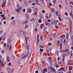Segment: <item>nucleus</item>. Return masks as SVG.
Returning a JSON list of instances; mask_svg holds the SVG:
<instances>
[{
    "instance_id": "obj_36",
    "label": "nucleus",
    "mask_w": 73,
    "mask_h": 73,
    "mask_svg": "<svg viewBox=\"0 0 73 73\" xmlns=\"http://www.w3.org/2000/svg\"><path fill=\"white\" fill-rule=\"evenodd\" d=\"M72 70V67H69V70Z\"/></svg>"
},
{
    "instance_id": "obj_18",
    "label": "nucleus",
    "mask_w": 73,
    "mask_h": 73,
    "mask_svg": "<svg viewBox=\"0 0 73 73\" xmlns=\"http://www.w3.org/2000/svg\"><path fill=\"white\" fill-rule=\"evenodd\" d=\"M0 16L2 18V20L3 21V17H4V14H2L0 15Z\"/></svg>"
},
{
    "instance_id": "obj_45",
    "label": "nucleus",
    "mask_w": 73,
    "mask_h": 73,
    "mask_svg": "<svg viewBox=\"0 0 73 73\" xmlns=\"http://www.w3.org/2000/svg\"><path fill=\"white\" fill-rule=\"evenodd\" d=\"M64 44H66V40L64 39Z\"/></svg>"
},
{
    "instance_id": "obj_30",
    "label": "nucleus",
    "mask_w": 73,
    "mask_h": 73,
    "mask_svg": "<svg viewBox=\"0 0 73 73\" xmlns=\"http://www.w3.org/2000/svg\"><path fill=\"white\" fill-rule=\"evenodd\" d=\"M65 15H66V16H68V13H67V12H66L65 13Z\"/></svg>"
},
{
    "instance_id": "obj_24",
    "label": "nucleus",
    "mask_w": 73,
    "mask_h": 73,
    "mask_svg": "<svg viewBox=\"0 0 73 73\" xmlns=\"http://www.w3.org/2000/svg\"><path fill=\"white\" fill-rule=\"evenodd\" d=\"M59 44H60V41L58 40L57 42V45L58 46H59Z\"/></svg>"
},
{
    "instance_id": "obj_13",
    "label": "nucleus",
    "mask_w": 73,
    "mask_h": 73,
    "mask_svg": "<svg viewBox=\"0 0 73 73\" xmlns=\"http://www.w3.org/2000/svg\"><path fill=\"white\" fill-rule=\"evenodd\" d=\"M71 16L72 17V19H73V15L72 14V12L71 11L70 13Z\"/></svg>"
},
{
    "instance_id": "obj_12",
    "label": "nucleus",
    "mask_w": 73,
    "mask_h": 73,
    "mask_svg": "<svg viewBox=\"0 0 73 73\" xmlns=\"http://www.w3.org/2000/svg\"><path fill=\"white\" fill-rule=\"evenodd\" d=\"M63 63L64 64H65V62H64V60H65V54H63Z\"/></svg>"
},
{
    "instance_id": "obj_28",
    "label": "nucleus",
    "mask_w": 73,
    "mask_h": 73,
    "mask_svg": "<svg viewBox=\"0 0 73 73\" xmlns=\"http://www.w3.org/2000/svg\"><path fill=\"white\" fill-rule=\"evenodd\" d=\"M16 11H17V13H19V12H20V10L19 9H16Z\"/></svg>"
},
{
    "instance_id": "obj_63",
    "label": "nucleus",
    "mask_w": 73,
    "mask_h": 73,
    "mask_svg": "<svg viewBox=\"0 0 73 73\" xmlns=\"http://www.w3.org/2000/svg\"><path fill=\"white\" fill-rule=\"evenodd\" d=\"M2 54H4V50H3L2 51V52H1Z\"/></svg>"
},
{
    "instance_id": "obj_64",
    "label": "nucleus",
    "mask_w": 73,
    "mask_h": 73,
    "mask_svg": "<svg viewBox=\"0 0 73 73\" xmlns=\"http://www.w3.org/2000/svg\"><path fill=\"white\" fill-rule=\"evenodd\" d=\"M21 8H21V7H20V8H18V9L20 10H21Z\"/></svg>"
},
{
    "instance_id": "obj_33",
    "label": "nucleus",
    "mask_w": 73,
    "mask_h": 73,
    "mask_svg": "<svg viewBox=\"0 0 73 73\" xmlns=\"http://www.w3.org/2000/svg\"><path fill=\"white\" fill-rule=\"evenodd\" d=\"M23 13H25V11H26V9H23Z\"/></svg>"
},
{
    "instance_id": "obj_3",
    "label": "nucleus",
    "mask_w": 73,
    "mask_h": 73,
    "mask_svg": "<svg viewBox=\"0 0 73 73\" xmlns=\"http://www.w3.org/2000/svg\"><path fill=\"white\" fill-rule=\"evenodd\" d=\"M10 44L9 45V50L11 51L12 50V43H10Z\"/></svg>"
},
{
    "instance_id": "obj_49",
    "label": "nucleus",
    "mask_w": 73,
    "mask_h": 73,
    "mask_svg": "<svg viewBox=\"0 0 73 73\" xmlns=\"http://www.w3.org/2000/svg\"><path fill=\"white\" fill-rule=\"evenodd\" d=\"M40 0L41 1L42 3H45V2H44L43 0Z\"/></svg>"
},
{
    "instance_id": "obj_54",
    "label": "nucleus",
    "mask_w": 73,
    "mask_h": 73,
    "mask_svg": "<svg viewBox=\"0 0 73 73\" xmlns=\"http://www.w3.org/2000/svg\"><path fill=\"white\" fill-rule=\"evenodd\" d=\"M55 27L56 28V29H58V27L56 25H55Z\"/></svg>"
},
{
    "instance_id": "obj_29",
    "label": "nucleus",
    "mask_w": 73,
    "mask_h": 73,
    "mask_svg": "<svg viewBox=\"0 0 73 73\" xmlns=\"http://www.w3.org/2000/svg\"><path fill=\"white\" fill-rule=\"evenodd\" d=\"M59 8L60 9H61L62 8V6H61V4L59 5Z\"/></svg>"
},
{
    "instance_id": "obj_27",
    "label": "nucleus",
    "mask_w": 73,
    "mask_h": 73,
    "mask_svg": "<svg viewBox=\"0 0 73 73\" xmlns=\"http://www.w3.org/2000/svg\"><path fill=\"white\" fill-rule=\"evenodd\" d=\"M40 53H41V52H43V51H44V50L41 48L40 49Z\"/></svg>"
},
{
    "instance_id": "obj_58",
    "label": "nucleus",
    "mask_w": 73,
    "mask_h": 73,
    "mask_svg": "<svg viewBox=\"0 0 73 73\" xmlns=\"http://www.w3.org/2000/svg\"><path fill=\"white\" fill-rule=\"evenodd\" d=\"M8 73H12V71H11V70L9 71Z\"/></svg>"
},
{
    "instance_id": "obj_43",
    "label": "nucleus",
    "mask_w": 73,
    "mask_h": 73,
    "mask_svg": "<svg viewBox=\"0 0 73 73\" xmlns=\"http://www.w3.org/2000/svg\"><path fill=\"white\" fill-rule=\"evenodd\" d=\"M58 19L59 20V21H61V17H59Z\"/></svg>"
},
{
    "instance_id": "obj_50",
    "label": "nucleus",
    "mask_w": 73,
    "mask_h": 73,
    "mask_svg": "<svg viewBox=\"0 0 73 73\" xmlns=\"http://www.w3.org/2000/svg\"><path fill=\"white\" fill-rule=\"evenodd\" d=\"M35 32H36L37 31V28H36L35 29Z\"/></svg>"
},
{
    "instance_id": "obj_56",
    "label": "nucleus",
    "mask_w": 73,
    "mask_h": 73,
    "mask_svg": "<svg viewBox=\"0 0 73 73\" xmlns=\"http://www.w3.org/2000/svg\"><path fill=\"white\" fill-rule=\"evenodd\" d=\"M45 25H49V23H45Z\"/></svg>"
},
{
    "instance_id": "obj_51",
    "label": "nucleus",
    "mask_w": 73,
    "mask_h": 73,
    "mask_svg": "<svg viewBox=\"0 0 73 73\" xmlns=\"http://www.w3.org/2000/svg\"><path fill=\"white\" fill-rule=\"evenodd\" d=\"M56 2V0H54L53 3L54 4Z\"/></svg>"
},
{
    "instance_id": "obj_47",
    "label": "nucleus",
    "mask_w": 73,
    "mask_h": 73,
    "mask_svg": "<svg viewBox=\"0 0 73 73\" xmlns=\"http://www.w3.org/2000/svg\"><path fill=\"white\" fill-rule=\"evenodd\" d=\"M23 33L24 35H26V34H27V33L26 32H24V31H23Z\"/></svg>"
},
{
    "instance_id": "obj_7",
    "label": "nucleus",
    "mask_w": 73,
    "mask_h": 73,
    "mask_svg": "<svg viewBox=\"0 0 73 73\" xmlns=\"http://www.w3.org/2000/svg\"><path fill=\"white\" fill-rule=\"evenodd\" d=\"M50 68L52 70V71H53V72H56V70H55V69L53 68H51L50 67H48V68Z\"/></svg>"
},
{
    "instance_id": "obj_40",
    "label": "nucleus",
    "mask_w": 73,
    "mask_h": 73,
    "mask_svg": "<svg viewBox=\"0 0 73 73\" xmlns=\"http://www.w3.org/2000/svg\"><path fill=\"white\" fill-rule=\"evenodd\" d=\"M42 12L43 13H45V11L44 10H43L42 11Z\"/></svg>"
},
{
    "instance_id": "obj_62",
    "label": "nucleus",
    "mask_w": 73,
    "mask_h": 73,
    "mask_svg": "<svg viewBox=\"0 0 73 73\" xmlns=\"http://www.w3.org/2000/svg\"><path fill=\"white\" fill-rule=\"evenodd\" d=\"M35 3L37 4V5H40V4H39V3H37V2H36Z\"/></svg>"
},
{
    "instance_id": "obj_1",
    "label": "nucleus",
    "mask_w": 73,
    "mask_h": 73,
    "mask_svg": "<svg viewBox=\"0 0 73 73\" xmlns=\"http://www.w3.org/2000/svg\"><path fill=\"white\" fill-rule=\"evenodd\" d=\"M32 52V49H30L29 50V52L28 53H27L25 52H24L22 55L21 57L22 58H25L26 57H28V58L30 56Z\"/></svg>"
},
{
    "instance_id": "obj_9",
    "label": "nucleus",
    "mask_w": 73,
    "mask_h": 73,
    "mask_svg": "<svg viewBox=\"0 0 73 73\" xmlns=\"http://www.w3.org/2000/svg\"><path fill=\"white\" fill-rule=\"evenodd\" d=\"M69 50L68 49H67L65 50V52H67V53L68 55H69V54H70L69 53Z\"/></svg>"
},
{
    "instance_id": "obj_25",
    "label": "nucleus",
    "mask_w": 73,
    "mask_h": 73,
    "mask_svg": "<svg viewBox=\"0 0 73 73\" xmlns=\"http://www.w3.org/2000/svg\"><path fill=\"white\" fill-rule=\"evenodd\" d=\"M4 48H5L7 46V43H5L4 44Z\"/></svg>"
},
{
    "instance_id": "obj_46",
    "label": "nucleus",
    "mask_w": 73,
    "mask_h": 73,
    "mask_svg": "<svg viewBox=\"0 0 73 73\" xmlns=\"http://www.w3.org/2000/svg\"><path fill=\"white\" fill-rule=\"evenodd\" d=\"M15 19V18L13 17H12L11 18V20H13Z\"/></svg>"
},
{
    "instance_id": "obj_21",
    "label": "nucleus",
    "mask_w": 73,
    "mask_h": 73,
    "mask_svg": "<svg viewBox=\"0 0 73 73\" xmlns=\"http://www.w3.org/2000/svg\"><path fill=\"white\" fill-rule=\"evenodd\" d=\"M23 24H27L28 23V21H25V22H23Z\"/></svg>"
},
{
    "instance_id": "obj_23",
    "label": "nucleus",
    "mask_w": 73,
    "mask_h": 73,
    "mask_svg": "<svg viewBox=\"0 0 73 73\" xmlns=\"http://www.w3.org/2000/svg\"><path fill=\"white\" fill-rule=\"evenodd\" d=\"M66 37L67 40H69V35H68V34H66Z\"/></svg>"
},
{
    "instance_id": "obj_14",
    "label": "nucleus",
    "mask_w": 73,
    "mask_h": 73,
    "mask_svg": "<svg viewBox=\"0 0 73 73\" xmlns=\"http://www.w3.org/2000/svg\"><path fill=\"white\" fill-rule=\"evenodd\" d=\"M7 62H9L10 61V58L9 56H7Z\"/></svg>"
},
{
    "instance_id": "obj_48",
    "label": "nucleus",
    "mask_w": 73,
    "mask_h": 73,
    "mask_svg": "<svg viewBox=\"0 0 73 73\" xmlns=\"http://www.w3.org/2000/svg\"><path fill=\"white\" fill-rule=\"evenodd\" d=\"M44 72H47V69H46V68H45L44 69Z\"/></svg>"
},
{
    "instance_id": "obj_10",
    "label": "nucleus",
    "mask_w": 73,
    "mask_h": 73,
    "mask_svg": "<svg viewBox=\"0 0 73 73\" xmlns=\"http://www.w3.org/2000/svg\"><path fill=\"white\" fill-rule=\"evenodd\" d=\"M13 37H11L10 38V41H9L10 43H12V41H13Z\"/></svg>"
},
{
    "instance_id": "obj_52",
    "label": "nucleus",
    "mask_w": 73,
    "mask_h": 73,
    "mask_svg": "<svg viewBox=\"0 0 73 73\" xmlns=\"http://www.w3.org/2000/svg\"><path fill=\"white\" fill-rule=\"evenodd\" d=\"M37 39H39V35H38L37 36Z\"/></svg>"
},
{
    "instance_id": "obj_42",
    "label": "nucleus",
    "mask_w": 73,
    "mask_h": 73,
    "mask_svg": "<svg viewBox=\"0 0 73 73\" xmlns=\"http://www.w3.org/2000/svg\"><path fill=\"white\" fill-rule=\"evenodd\" d=\"M61 37H63V38H64V37H65V35H61Z\"/></svg>"
},
{
    "instance_id": "obj_11",
    "label": "nucleus",
    "mask_w": 73,
    "mask_h": 73,
    "mask_svg": "<svg viewBox=\"0 0 73 73\" xmlns=\"http://www.w3.org/2000/svg\"><path fill=\"white\" fill-rule=\"evenodd\" d=\"M24 3L25 5H27L28 3H27V0H25L24 1Z\"/></svg>"
},
{
    "instance_id": "obj_19",
    "label": "nucleus",
    "mask_w": 73,
    "mask_h": 73,
    "mask_svg": "<svg viewBox=\"0 0 73 73\" xmlns=\"http://www.w3.org/2000/svg\"><path fill=\"white\" fill-rule=\"evenodd\" d=\"M25 38H26V40H25V42H26L27 41V40H29V37H25Z\"/></svg>"
},
{
    "instance_id": "obj_53",
    "label": "nucleus",
    "mask_w": 73,
    "mask_h": 73,
    "mask_svg": "<svg viewBox=\"0 0 73 73\" xmlns=\"http://www.w3.org/2000/svg\"><path fill=\"white\" fill-rule=\"evenodd\" d=\"M58 64H61V62H60L59 61H58Z\"/></svg>"
},
{
    "instance_id": "obj_59",
    "label": "nucleus",
    "mask_w": 73,
    "mask_h": 73,
    "mask_svg": "<svg viewBox=\"0 0 73 73\" xmlns=\"http://www.w3.org/2000/svg\"><path fill=\"white\" fill-rule=\"evenodd\" d=\"M5 19H6V17H5V16L4 17L3 20H5Z\"/></svg>"
},
{
    "instance_id": "obj_57",
    "label": "nucleus",
    "mask_w": 73,
    "mask_h": 73,
    "mask_svg": "<svg viewBox=\"0 0 73 73\" xmlns=\"http://www.w3.org/2000/svg\"><path fill=\"white\" fill-rule=\"evenodd\" d=\"M71 40L72 41H73V35H72L71 37Z\"/></svg>"
},
{
    "instance_id": "obj_31",
    "label": "nucleus",
    "mask_w": 73,
    "mask_h": 73,
    "mask_svg": "<svg viewBox=\"0 0 73 73\" xmlns=\"http://www.w3.org/2000/svg\"><path fill=\"white\" fill-rule=\"evenodd\" d=\"M21 62V60H19L18 61L17 63L18 64H20Z\"/></svg>"
},
{
    "instance_id": "obj_16",
    "label": "nucleus",
    "mask_w": 73,
    "mask_h": 73,
    "mask_svg": "<svg viewBox=\"0 0 73 73\" xmlns=\"http://www.w3.org/2000/svg\"><path fill=\"white\" fill-rule=\"evenodd\" d=\"M51 21L53 23V24H55V20L54 19H52Z\"/></svg>"
},
{
    "instance_id": "obj_34",
    "label": "nucleus",
    "mask_w": 73,
    "mask_h": 73,
    "mask_svg": "<svg viewBox=\"0 0 73 73\" xmlns=\"http://www.w3.org/2000/svg\"><path fill=\"white\" fill-rule=\"evenodd\" d=\"M60 49H62V44L61 43H60Z\"/></svg>"
},
{
    "instance_id": "obj_17",
    "label": "nucleus",
    "mask_w": 73,
    "mask_h": 73,
    "mask_svg": "<svg viewBox=\"0 0 73 73\" xmlns=\"http://www.w3.org/2000/svg\"><path fill=\"white\" fill-rule=\"evenodd\" d=\"M44 24H42L40 25V28L41 29H42L43 28V27H44Z\"/></svg>"
},
{
    "instance_id": "obj_41",
    "label": "nucleus",
    "mask_w": 73,
    "mask_h": 73,
    "mask_svg": "<svg viewBox=\"0 0 73 73\" xmlns=\"http://www.w3.org/2000/svg\"><path fill=\"white\" fill-rule=\"evenodd\" d=\"M51 21V20H50V19H48L47 20V22H48V23H50Z\"/></svg>"
},
{
    "instance_id": "obj_61",
    "label": "nucleus",
    "mask_w": 73,
    "mask_h": 73,
    "mask_svg": "<svg viewBox=\"0 0 73 73\" xmlns=\"http://www.w3.org/2000/svg\"><path fill=\"white\" fill-rule=\"evenodd\" d=\"M28 28V25H26L25 26V28Z\"/></svg>"
},
{
    "instance_id": "obj_26",
    "label": "nucleus",
    "mask_w": 73,
    "mask_h": 73,
    "mask_svg": "<svg viewBox=\"0 0 73 73\" xmlns=\"http://www.w3.org/2000/svg\"><path fill=\"white\" fill-rule=\"evenodd\" d=\"M33 15L34 16H37V14L36 13H33Z\"/></svg>"
},
{
    "instance_id": "obj_4",
    "label": "nucleus",
    "mask_w": 73,
    "mask_h": 73,
    "mask_svg": "<svg viewBox=\"0 0 73 73\" xmlns=\"http://www.w3.org/2000/svg\"><path fill=\"white\" fill-rule=\"evenodd\" d=\"M27 44L28 42L26 41V42H25L23 44V47L24 48H27V46H28V45H27Z\"/></svg>"
},
{
    "instance_id": "obj_38",
    "label": "nucleus",
    "mask_w": 73,
    "mask_h": 73,
    "mask_svg": "<svg viewBox=\"0 0 73 73\" xmlns=\"http://www.w3.org/2000/svg\"><path fill=\"white\" fill-rule=\"evenodd\" d=\"M51 45L52 43H51L49 42L48 44V46H50Z\"/></svg>"
},
{
    "instance_id": "obj_32",
    "label": "nucleus",
    "mask_w": 73,
    "mask_h": 73,
    "mask_svg": "<svg viewBox=\"0 0 73 73\" xmlns=\"http://www.w3.org/2000/svg\"><path fill=\"white\" fill-rule=\"evenodd\" d=\"M8 7H9V6H10V5H11V3L9 2L8 3Z\"/></svg>"
},
{
    "instance_id": "obj_2",
    "label": "nucleus",
    "mask_w": 73,
    "mask_h": 73,
    "mask_svg": "<svg viewBox=\"0 0 73 73\" xmlns=\"http://www.w3.org/2000/svg\"><path fill=\"white\" fill-rule=\"evenodd\" d=\"M69 21L70 23V33H72V21L70 19L69 20Z\"/></svg>"
},
{
    "instance_id": "obj_8",
    "label": "nucleus",
    "mask_w": 73,
    "mask_h": 73,
    "mask_svg": "<svg viewBox=\"0 0 73 73\" xmlns=\"http://www.w3.org/2000/svg\"><path fill=\"white\" fill-rule=\"evenodd\" d=\"M17 35L19 37H21V32H18L17 34Z\"/></svg>"
},
{
    "instance_id": "obj_60",
    "label": "nucleus",
    "mask_w": 73,
    "mask_h": 73,
    "mask_svg": "<svg viewBox=\"0 0 73 73\" xmlns=\"http://www.w3.org/2000/svg\"><path fill=\"white\" fill-rule=\"evenodd\" d=\"M70 4H72V5H73V3L72 1L70 2Z\"/></svg>"
},
{
    "instance_id": "obj_39",
    "label": "nucleus",
    "mask_w": 73,
    "mask_h": 73,
    "mask_svg": "<svg viewBox=\"0 0 73 73\" xmlns=\"http://www.w3.org/2000/svg\"><path fill=\"white\" fill-rule=\"evenodd\" d=\"M43 37V36L42 35H41L40 37V39H41V40H42V38Z\"/></svg>"
},
{
    "instance_id": "obj_55",
    "label": "nucleus",
    "mask_w": 73,
    "mask_h": 73,
    "mask_svg": "<svg viewBox=\"0 0 73 73\" xmlns=\"http://www.w3.org/2000/svg\"><path fill=\"white\" fill-rule=\"evenodd\" d=\"M7 70L8 72H9V71H10V70H10V69H9V68H8L7 69Z\"/></svg>"
},
{
    "instance_id": "obj_6",
    "label": "nucleus",
    "mask_w": 73,
    "mask_h": 73,
    "mask_svg": "<svg viewBox=\"0 0 73 73\" xmlns=\"http://www.w3.org/2000/svg\"><path fill=\"white\" fill-rule=\"evenodd\" d=\"M65 70V68L63 67H61L59 70V71H64Z\"/></svg>"
},
{
    "instance_id": "obj_22",
    "label": "nucleus",
    "mask_w": 73,
    "mask_h": 73,
    "mask_svg": "<svg viewBox=\"0 0 73 73\" xmlns=\"http://www.w3.org/2000/svg\"><path fill=\"white\" fill-rule=\"evenodd\" d=\"M39 41L40 40L39 39H37L36 44H38L39 43Z\"/></svg>"
},
{
    "instance_id": "obj_15",
    "label": "nucleus",
    "mask_w": 73,
    "mask_h": 73,
    "mask_svg": "<svg viewBox=\"0 0 73 73\" xmlns=\"http://www.w3.org/2000/svg\"><path fill=\"white\" fill-rule=\"evenodd\" d=\"M52 3H50L49 4V5H48L47 6L48 8H49L50 7V6H52Z\"/></svg>"
},
{
    "instance_id": "obj_44",
    "label": "nucleus",
    "mask_w": 73,
    "mask_h": 73,
    "mask_svg": "<svg viewBox=\"0 0 73 73\" xmlns=\"http://www.w3.org/2000/svg\"><path fill=\"white\" fill-rule=\"evenodd\" d=\"M38 22L39 23H41V20L40 19H39V20L38 21Z\"/></svg>"
},
{
    "instance_id": "obj_20",
    "label": "nucleus",
    "mask_w": 73,
    "mask_h": 73,
    "mask_svg": "<svg viewBox=\"0 0 73 73\" xmlns=\"http://www.w3.org/2000/svg\"><path fill=\"white\" fill-rule=\"evenodd\" d=\"M28 10L29 13H31V11H32V10H31V9H28Z\"/></svg>"
},
{
    "instance_id": "obj_37",
    "label": "nucleus",
    "mask_w": 73,
    "mask_h": 73,
    "mask_svg": "<svg viewBox=\"0 0 73 73\" xmlns=\"http://www.w3.org/2000/svg\"><path fill=\"white\" fill-rule=\"evenodd\" d=\"M48 58L49 60V61H50L51 60H52V58H51V57H49Z\"/></svg>"
},
{
    "instance_id": "obj_35",
    "label": "nucleus",
    "mask_w": 73,
    "mask_h": 73,
    "mask_svg": "<svg viewBox=\"0 0 73 73\" xmlns=\"http://www.w3.org/2000/svg\"><path fill=\"white\" fill-rule=\"evenodd\" d=\"M26 17L27 19H28L29 18V16L28 15L26 14Z\"/></svg>"
},
{
    "instance_id": "obj_5",
    "label": "nucleus",
    "mask_w": 73,
    "mask_h": 73,
    "mask_svg": "<svg viewBox=\"0 0 73 73\" xmlns=\"http://www.w3.org/2000/svg\"><path fill=\"white\" fill-rule=\"evenodd\" d=\"M3 62L2 60H0V65L1 68H3Z\"/></svg>"
}]
</instances>
